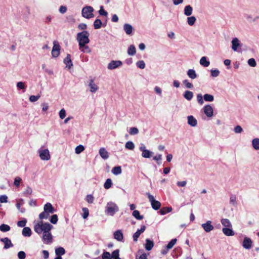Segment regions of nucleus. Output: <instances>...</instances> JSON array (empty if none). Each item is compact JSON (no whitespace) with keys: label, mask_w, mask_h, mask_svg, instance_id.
<instances>
[{"label":"nucleus","mask_w":259,"mask_h":259,"mask_svg":"<svg viewBox=\"0 0 259 259\" xmlns=\"http://www.w3.org/2000/svg\"><path fill=\"white\" fill-rule=\"evenodd\" d=\"M154 246V242L153 241L148 239L146 240L145 248L147 250H151Z\"/></svg>","instance_id":"nucleus-23"},{"label":"nucleus","mask_w":259,"mask_h":259,"mask_svg":"<svg viewBox=\"0 0 259 259\" xmlns=\"http://www.w3.org/2000/svg\"><path fill=\"white\" fill-rule=\"evenodd\" d=\"M136 53V49L135 47L133 45H130L128 47V50H127V54L129 55L133 56Z\"/></svg>","instance_id":"nucleus-28"},{"label":"nucleus","mask_w":259,"mask_h":259,"mask_svg":"<svg viewBox=\"0 0 259 259\" xmlns=\"http://www.w3.org/2000/svg\"><path fill=\"white\" fill-rule=\"evenodd\" d=\"M177 242V238H175V239H172L168 243V244L166 245V247L168 248V249H171L173 247V246H174V245H175L176 244Z\"/></svg>","instance_id":"nucleus-43"},{"label":"nucleus","mask_w":259,"mask_h":259,"mask_svg":"<svg viewBox=\"0 0 259 259\" xmlns=\"http://www.w3.org/2000/svg\"><path fill=\"white\" fill-rule=\"evenodd\" d=\"M133 215L138 220H141L143 219V216L140 215L139 211L137 210H134Z\"/></svg>","instance_id":"nucleus-35"},{"label":"nucleus","mask_w":259,"mask_h":259,"mask_svg":"<svg viewBox=\"0 0 259 259\" xmlns=\"http://www.w3.org/2000/svg\"><path fill=\"white\" fill-rule=\"evenodd\" d=\"M201 226L206 232H209L214 228L210 221H207L205 223L202 224Z\"/></svg>","instance_id":"nucleus-13"},{"label":"nucleus","mask_w":259,"mask_h":259,"mask_svg":"<svg viewBox=\"0 0 259 259\" xmlns=\"http://www.w3.org/2000/svg\"><path fill=\"white\" fill-rule=\"evenodd\" d=\"M140 150L142 152V156L144 158H150L151 157L152 152L146 149L145 146L143 145L140 147Z\"/></svg>","instance_id":"nucleus-10"},{"label":"nucleus","mask_w":259,"mask_h":259,"mask_svg":"<svg viewBox=\"0 0 259 259\" xmlns=\"http://www.w3.org/2000/svg\"><path fill=\"white\" fill-rule=\"evenodd\" d=\"M119 250L116 249L112 252V257L113 259H121L119 256Z\"/></svg>","instance_id":"nucleus-46"},{"label":"nucleus","mask_w":259,"mask_h":259,"mask_svg":"<svg viewBox=\"0 0 259 259\" xmlns=\"http://www.w3.org/2000/svg\"><path fill=\"white\" fill-rule=\"evenodd\" d=\"M253 148L256 150H259V138H254L252 140Z\"/></svg>","instance_id":"nucleus-30"},{"label":"nucleus","mask_w":259,"mask_h":259,"mask_svg":"<svg viewBox=\"0 0 259 259\" xmlns=\"http://www.w3.org/2000/svg\"><path fill=\"white\" fill-rule=\"evenodd\" d=\"M196 21L194 16H191L187 18V23L190 26H193Z\"/></svg>","instance_id":"nucleus-36"},{"label":"nucleus","mask_w":259,"mask_h":259,"mask_svg":"<svg viewBox=\"0 0 259 259\" xmlns=\"http://www.w3.org/2000/svg\"><path fill=\"white\" fill-rule=\"evenodd\" d=\"M123 29L127 34L130 35L132 32L133 27L130 24H125L123 26Z\"/></svg>","instance_id":"nucleus-24"},{"label":"nucleus","mask_w":259,"mask_h":259,"mask_svg":"<svg viewBox=\"0 0 259 259\" xmlns=\"http://www.w3.org/2000/svg\"><path fill=\"white\" fill-rule=\"evenodd\" d=\"M79 49L81 52H82L83 53H89L91 52V50L90 49V48L89 47V46H86L85 45H84V47H82L81 48L79 47Z\"/></svg>","instance_id":"nucleus-47"},{"label":"nucleus","mask_w":259,"mask_h":259,"mask_svg":"<svg viewBox=\"0 0 259 259\" xmlns=\"http://www.w3.org/2000/svg\"><path fill=\"white\" fill-rule=\"evenodd\" d=\"M94 197L92 195H88L87 196L86 200L87 202L89 203H93L94 201Z\"/></svg>","instance_id":"nucleus-63"},{"label":"nucleus","mask_w":259,"mask_h":259,"mask_svg":"<svg viewBox=\"0 0 259 259\" xmlns=\"http://www.w3.org/2000/svg\"><path fill=\"white\" fill-rule=\"evenodd\" d=\"M26 220H22V221H19L17 223V225L19 227H24V228L25 226L26 225Z\"/></svg>","instance_id":"nucleus-64"},{"label":"nucleus","mask_w":259,"mask_h":259,"mask_svg":"<svg viewBox=\"0 0 259 259\" xmlns=\"http://www.w3.org/2000/svg\"><path fill=\"white\" fill-rule=\"evenodd\" d=\"M187 74L190 78L193 79L197 77V74L193 69H189L187 72Z\"/></svg>","instance_id":"nucleus-32"},{"label":"nucleus","mask_w":259,"mask_h":259,"mask_svg":"<svg viewBox=\"0 0 259 259\" xmlns=\"http://www.w3.org/2000/svg\"><path fill=\"white\" fill-rule=\"evenodd\" d=\"M231 43L232 49L233 51L241 52V50L239 48L241 47L242 45L237 37L233 38L232 40Z\"/></svg>","instance_id":"nucleus-6"},{"label":"nucleus","mask_w":259,"mask_h":259,"mask_svg":"<svg viewBox=\"0 0 259 259\" xmlns=\"http://www.w3.org/2000/svg\"><path fill=\"white\" fill-rule=\"evenodd\" d=\"M193 9L190 5L186 6L184 9V14L187 16H189L192 14Z\"/></svg>","instance_id":"nucleus-29"},{"label":"nucleus","mask_w":259,"mask_h":259,"mask_svg":"<svg viewBox=\"0 0 259 259\" xmlns=\"http://www.w3.org/2000/svg\"><path fill=\"white\" fill-rule=\"evenodd\" d=\"M99 154L101 157L104 159H106L109 157L108 152L104 148H101L100 149Z\"/></svg>","instance_id":"nucleus-20"},{"label":"nucleus","mask_w":259,"mask_h":259,"mask_svg":"<svg viewBox=\"0 0 259 259\" xmlns=\"http://www.w3.org/2000/svg\"><path fill=\"white\" fill-rule=\"evenodd\" d=\"M122 64V62L120 61H111L108 65V68L112 70L120 66Z\"/></svg>","instance_id":"nucleus-12"},{"label":"nucleus","mask_w":259,"mask_h":259,"mask_svg":"<svg viewBox=\"0 0 259 259\" xmlns=\"http://www.w3.org/2000/svg\"><path fill=\"white\" fill-rule=\"evenodd\" d=\"M146 229V227L144 225L141 226V229L138 230L136 232H135L133 235V240L135 241H137L138 240V238L139 237L141 234L145 231Z\"/></svg>","instance_id":"nucleus-14"},{"label":"nucleus","mask_w":259,"mask_h":259,"mask_svg":"<svg viewBox=\"0 0 259 259\" xmlns=\"http://www.w3.org/2000/svg\"><path fill=\"white\" fill-rule=\"evenodd\" d=\"M112 172L113 174L117 175L121 173V168L120 166H115L112 169Z\"/></svg>","instance_id":"nucleus-37"},{"label":"nucleus","mask_w":259,"mask_h":259,"mask_svg":"<svg viewBox=\"0 0 259 259\" xmlns=\"http://www.w3.org/2000/svg\"><path fill=\"white\" fill-rule=\"evenodd\" d=\"M153 159L157 161L158 165H160L161 163L162 155L161 154L157 155L153 157Z\"/></svg>","instance_id":"nucleus-50"},{"label":"nucleus","mask_w":259,"mask_h":259,"mask_svg":"<svg viewBox=\"0 0 259 259\" xmlns=\"http://www.w3.org/2000/svg\"><path fill=\"white\" fill-rule=\"evenodd\" d=\"M44 210L48 212L49 213H53L55 212V209L53 207L52 205L49 203H47L44 206Z\"/></svg>","instance_id":"nucleus-18"},{"label":"nucleus","mask_w":259,"mask_h":259,"mask_svg":"<svg viewBox=\"0 0 259 259\" xmlns=\"http://www.w3.org/2000/svg\"><path fill=\"white\" fill-rule=\"evenodd\" d=\"M222 224L225 227L224 228L232 227L231 223L230 221L227 219H222L221 221Z\"/></svg>","instance_id":"nucleus-31"},{"label":"nucleus","mask_w":259,"mask_h":259,"mask_svg":"<svg viewBox=\"0 0 259 259\" xmlns=\"http://www.w3.org/2000/svg\"><path fill=\"white\" fill-rule=\"evenodd\" d=\"M18 257L19 259H25L26 257V254L24 251H20L18 253Z\"/></svg>","instance_id":"nucleus-57"},{"label":"nucleus","mask_w":259,"mask_h":259,"mask_svg":"<svg viewBox=\"0 0 259 259\" xmlns=\"http://www.w3.org/2000/svg\"><path fill=\"white\" fill-rule=\"evenodd\" d=\"M102 257V259H111L110 253L107 251L103 252Z\"/></svg>","instance_id":"nucleus-56"},{"label":"nucleus","mask_w":259,"mask_h":259,"mask_svg":"<svg viewBox=\"0 0 259 259\" xmlns=\"http://www.w3.org/2000/svg\"><path fill=\"white\" fill-rule=\"evenodd\" d=\"M125 147L126 149L129 150H133L135 148V145L133 142L131 141H128L126 143Z\"/></svg>","instance_id":"nucleus-44"},{"label":"nucleus","mask_w":259,"mask_h":259,"mask_svg":"<svg viewBox=\"0 0 259 259\" xmlns=\"http://www.w3.org/2000/svg\"><path fill=\"white\" fill-rule=\"evenodd\" d=\"M248 64L251 67H255L256 65V61L254 59L250 58L248 60Z\"/></svg>","instance_id":"nucleus-51"},{"label":"nucleus","mask_w":259,"mask_h":259,"mask_svg":"<svg viewBox=\"0 0 259 259\" xmlns=\"http://www.w3.org/2000/svg\"><path fill=\"white\" fill-rule=\"evenodd\" d=\"M188 123L191 126H195L197 124V120L192 116H188Z\"/></svg>","instance_id":"nucleus-21"},{"label":"nucleus","mask_w":259,"mask_h":259,"mask_svg":"<svg viewBox=\"0 0 259 259\" xmlns=\"http://www.w3.org/2000/svg\"><path fill=\"white\" fill-rule=\"evenodd\" d=\"M57 221H58L57 215L53 214V215H52L51 219H50V222L53 224H56L57 223Z\"/></svg>","instance_id":"nucleus-53"},{"label":"nucleus","mask_w":259,"mask_h":259,"mask_svg":"<svg viewBox=\"0 0 259 259\" xmlns=\"http://www.w3.org/2000/svg\"><path fill=\"white\" fill-rule=\"evenodd\" d=\"M50 213L45 210L39 214V218L40 220L47 219L49 218Z\"/></svg>","instance_id":"nucleus-42"},{"label":"nucleus","mask_w":259,"mask_h":259,"mask_svg":"<svg viewBox=\"0 0 259 259\" xmlns=\"http://www.w3.org/2000/svg\"><path fill=\"white\" fill-rule=\"evenodd\" d=\"M225 235L228 236H233L234 232L232 230V227L224 228L222 230Z\"/></svg>","instance_id":"nucleus-22"},{"label":"nucleus","mask_w":259,"mask_h":259,"mask_svg":"<svg viewBox=\"0 0 259 259\" xmlns=\"http://www.w3.org/2000/svg\"><path fill=\"white\" fill-rule=\"evenodd\" d=\"M128 132L131 135H135L139 133V130L137 127H133L130 128Z\"/></svg>","instance_id":"nucleus-45"},{"label":"nucleus","mask_w":259,"mask_h":259,"mask_svg":"<svg viewBox=\"0 0 259 259\" xmlns=\"http://www.w3.org/2000/svg\"><path fill=\"white\" fill-rule=\"evenodd\" d=\"M112 180L110 179H107L104 184V187L106 189H109L112 186Z\"/></svg>","instance_id":"nucleus-41"},{"label":"nucleus","mask_w":259,"mask_h":259,"mask_svg":"<svg viewBox=\"0 0 259 259\" xmlns=\"http://www.w3.org/2000/svg\"><path fill=\"white\" fill-rule=\"evenodd\" d=\"M114 238L118 241H121L123 240V236L120 230H117L114 233Z\"/></svg>","instance_id":"nucleus-17"},{"label":"nucleus","mask_w":259,"mask_h":259,"mask_svg":"<svg viewBox=\"0 0 259 259\" xmlns=\"http://www.w3.org/2000/svg\"><path fill=\"white\" fill-rule=\"evenodd\" d=\"M84 150V147L81 145H79L76 147L75 153L76 154H79L80 153L82 152Z\"/></svg>","instance_id":"nucleus-48"},{"label":"nucleus","mask_w":259,"mask_h":259,"mask_svg":"<svg viewBox=\"0 0 259 259\" xmlns=\"http://www.w3.org/2000/svg\"><path fill=\"white\" fill-rule=\"evenodd\" d=\"M90 33L88 31L84 30L77 34L76 39L78 42L79 48L84 46V45L88 44L90 42L89 38Z\"/></svg>","instance_id":"nucleus-2"},{"label":"nucleus","mask_w":259,"mask_h":259,"mask_svg":"<svg viewBox=\"0 0 259 259\" xmlns=\"http://www.w3.org/2000/svg\"><path fill=\"white\" fill-rule=\"evenodd\" d=\"M55 253L57 256H61L65 253V250L62 247H59L55 249Z\"/></svg>","instance_id":"nucleus-25"},{"label":"nucleus","mask_w":259,"mask_h":259,"mask_svg":"<svg viewBox=\"0 0 259 259\" xmlns=\"http://www.w3.org/2000/svg\"><path fill=\"white\" fill-rule=\"evenodd\" d=\"M22 235L25 237H30L31 235V230L29 227H24L22 230Z\"/></svg>","instance_id":"nucleus-27"},{"label":"nucleus","mask_w":259,"mask_h":259,"mask_svg":"<svg viewBox=\"0 0 259 259\" xmlns=\"http://www.w3.org/2000/svg\"><path fill=\"white\" fill-rule=\"evenodd\" d=\"M39 157L41 160H48L50 159V155L48 149L39 151Z\"/></svg>","instance_id":"nucleus-9"},{"label":"nucleus","mask_w":259,"mask_h":259,"mask_svg":"<svg viewBox=\"0 0 259 259\" xmlns=\"http://www.w3.org/2000/svg\"><path fill=\"white\" fill-rule=\"evenodd\" d=\"M230 202L233 205L236 204V197L234 195H231L230 197Z\"/></svg>","instance_id":"nucleus-61"},{"label":"nucleus","mask_w":259,"mask_h":259,"mask_svg":"<svg viewBox=\"0 0 259 259\" xmlns=\"http://www.w3.org/2000/svg\"><path fill=\"white\" fill-rule=\"evenodd\" d=\"M200 64L204 67H208L210 64V62L207 60V58L204 56L200 59Z\"/></svg>","instance_id":"nucleus-26"},{"label":"nucleus","mask_w":259,"mask_h":259,"mask_svg":"<svg viewBox=\"0 0 259 259\" xmlns=\"http://www.w3.org/2000/svg\"><path fill=\"white\" fill-rule=\"evenodd\" d=\"M22 179L20 177H16L15 179L14 184L16 187H18L20 186V182H21Z\"/></svg>","instance_id":"nucleus-58"},{"label":"nucleus","mask_w":259,"mask_h":259,"mask_svg":"<svg viewBox=\"0 0 259 259\" xmlns=\"http://www.w3.org/2000/svg\"><path fill=\"white\" fill-rule=\"evenodd\" d=\"M66 116V111L64 109H62L59 112V117L61 119H64Z\"/></svg>","instance_id":"nucleus-59"},{"label":"nucleus","mask_w":259,"mask_h":259,"mask_svg":"<svg viewBox=\"0 0 259 259\" xmlns=\"http://www.w3.org/2000/svg\"><path fill=\"white\" fill-rule=\"evenodd\" d=\"M64 63L66 65V67L69 69L73 66V64L71 59V55L69 54L67 55L66 57L64 59Z\"/></svg>","instance_id":"nucleus-16"},{"label":"nucleus","mask_w":259,"mask_h":259,"mask_svg":"<svg viewBox=\"0 0 259 259\" xmlns=\"http://www.w3.org/2000/svg\"><path fill=\"white\" fill-rule=\"evenodd\" d=\"M252 242L250 238L245 237L242 242L243 247L246 249H249L251 248Z\"/></svg>","instance_id":"nucleus-11"},{"label":"nucleus","mask_w":259,"mask_h":259,"mask_svg":"<svg viewBox=\"0 0 259 259\" xmlns=\"http://www.w3.org/2000/svg\"><path fill=\"white\" fill-rule=\"evenodd\" d=\"M197 99L198 102L200 104L202 105L203 104V97L201 94H199L197 95Z\"/></svg>","instance_id":"nucleus-62"},{"label":"nucleus","mask_w":259,"mask_h":259,"mask_svg":"<svg viewBox=\"0 0 259 259\" xmlns=\"http://www.w3.org/2000/svg\"><path fill=\"white\" fill-rule=\"evenodd\" d=\"M52 228V225L48 223H44L42 221L38 222L34 227V230L37 234H40L43 232L42 240L46 243L52 242V235L50 232Z\"/></svg>","instance_id":"nucleus-1"},{"label":"nucleus","mask_w":259,"mask_h":259,"mask_svg":"<svg viewBox=\"0 0 259 259\" xmlns=\"http://www.w3.org/2000/svg\"><path fill=\"white\" fill-rule=\"evenodd\" d=\"M204 100L206 102H212L214 100L213 96L211 95L206 94L203 96Z\"/></svg>","instance_id":"nucleus-40"},{"label":"nucleus","mask_w":259,"mask_h":259,"mask_svg":"<svg viewBox=\"0 0 259 259\" xmlns=\"http://www.w3.org/2000/svg\"><path fill=\"white\" fill-rule=\"evenodd\" d=\"M184 97L188 100L190 101L193 97V94L192 92L186 91L184 95Z\"/></svg>","instance_id":"nucleus-34"},{"label":"nucleus","mask_w":259,"mask_h":259,"mask_svg":"<svg viewBox=\"0 0 259 259\" xmlns=\"http://www.w3.org/2000/svg\"><path fill=\"white\" fill-rule=\"evenodd\" d=\"M94 9L91 6H86L82 10V15L87 19H90L94 17Z\"/></svg>","instance_id":"nucleus-4"},{"label":"nucleus","mask_w":259,"mask_h":259,"mask_svg":"<svg viewBox=\"0 0 259 259\" xmlns=\"http://www.w3.org/2000/svg\"><path fill=\"white\" fill-rule=\"evenodd\" d=\"M203 112L204 114L208 117V118H211L213 115V108L210 105H207L204 106Z\"/></svg>","instance_id":"nucleus-8"},{"label":"nucleus","mask_w":259,"mask_h":259,"mask_svg":"<svg viewBox=\"0 0 259 259\" xmlns=\"http://www.w3.org/2000/svg\"><path fill=\"white\" fill-rule=\"evenodd\" d=\"M137 66L140 69H144L145 67V64L144 61L140 60L137 62Z\"/></svg>","instance_id":"nucleus-49"},{"label":"nucleus","mask_w":259,"mask_h":259,"mask_svg":"<svg viewBox=\"0 0 259 259\" xmlns=\"http://www.w3.org/2000/svg\"><path fill=\"white\" fill-rule=\"evenodd\" d=\"M1 241L5 244L4 247V249H8L13 246V244L11 242V241L8 237L1 238Z\"/></svg>","instance_id":"nucleus-15"},{"label":"nucleus","mask_w":259,"mask_h":259,"mask_svg":"<svg viewBox=\"0 0 259 259\" xmlns=\"http://www.w3.org/2000/svg\"><path fill=\"white\" fill-rule=\"evenodd\" d=\"M60 46L56 41L54 42V46L52 50V55L53 57L56 58L60 55Z\"/></svg>","instance_id":"nucleus-7"},{"label":"nucleus","mask_w":259,"mask_h":259,"mask_svg":"<svg viewBox=\"0 0 259 259\" xmlns=\"http://www.w3.org/2000/svg\"><path fill=\"white\" fill-rule=\"evenodd\" d=\"M138 252L141 253L142 254L139 256L138 259H148L147 254L143 252V250H139Z\"/></svg>","instance_id":"nucleus-52"},{"label":"nucleus","mask_w":259,"mask_h":259,"mask_svg":"<svg viewBox=\"0 0 259 259\" xmlns=\"http://www.w3.org/2000/svg\"><path fill=\"white\" fill-rule=\"evenodd\" d=\"M82 211L83 212V214L82 215L83 218L87 219L89 215V212L88 209L86 207L83 208Z\"/></svg>","instance_id":"nucleus-55"},{"label":"nucleus","mask_w":259,"mask_h":259,"mask_svg":"<svg viewBox=\"0 0 259 259\" xmlns=\"http://www.w3.org/2000/svg\"><path fill=\"white\" fill-rule=\"evenodd\" d=\"M148 198L151 203L152 208L155 210H158L161 206V203L159 201L155 200L153 195H151L149 193H147Z\"/></svg>","instance_id":"nucleus-5"},{"label":"nucleus","mask_w":259,"mask_h":259,"mask_svg":"<svg viewBox=\"0 0 259 259\" xmlns=\"http://www.w3.org/2000/svg\"><path fill=\"white\" fill-rule=\"evenodd\" d=\"M172 210L171 207H162L160 210L159 213L161 215H164L166 213L170 212Z\"/></svg>","instance_id":"nucleus-33"},{"label":"nucleus","mask_w":259,"mask_h":259,"mask_svg":"<svg viewBox=\"0 0 259 259\" xmlns=\"http://www.w3.org/2000/svg\"><path fill=\"white\" fill-rule=\"evenodd\" d=\"M183 83L185 85L186 87L188 89H191L193 87V85L191 83L189 82L187 79H185L183 81Z\"/></svg>","instance_id":"nucleus-60"},{"label":"nucleus","mask_w":259,"mask_h":259,"mask_svg":"<svg viewBox=\"0 0 259 259\" xmlns=\"http://www.w3.org/2000/svg\"><path fill=\"white\" fill-rule=\"evenodd\" d=\"M119 210L118 206L114 202H108L106 206L105 211L108 215L113 216Z\"/></svg>","instance_id":"nucleus-3"},{"label":"nucleus","mask_w":259,"mask_h":259,"mask_svg":"<svg viewBox=\"0 0 259 259\" xmlns=\"http://www.w3.org/2000/svg\"><path fill=\"white\" fill-rule=\"evenodd\" d=\"M102 24V21H101V20L98 19L95 20V21H94V28L96 29L100 28L101 27Z\"/></svg>","instance_id":"nucleus-38"},{"label":"nucleus","mask_w":259,"mask_h":259,"mask_svg":"<svg viewBox=\"0 0 259 259\" xmlns=\"http://www.w3.org/2000/svg\"><path fill=\"white\" fill-rule=\"evenodd\" d=\"M40 97V96L39 95H37V96L31 95L29 97V100L31 102H34L37 101L39 99Z\"/></svg>","instance_id":"nucleus-54"},{"label":"nucleus","mask_w":259,"mask_h":259,"mask_svg":"<svg viewBox=\"0 0 259 259\" xmlns=\"http://www.w3.org/2000/svg\"><path fill=\"white\" fill-rule=\"evenodd\" d=\"M10 227L6 224H2L0 226V230L2 232H6L10 230Z\"/></svg>","instance_id":"nucleus-39"},{"label":"nucleus","mask_w":259,"mask_h":259,"mask_svg":"<svg viewBox=\"0 0 259 259\" xmlns=\"http://www.w3.org/2000/svg\"><path fill=\"white\" fill-rule=\"evenodd\" d=\"M89 85L90 88V91L92 93L96 92L98 90V87L94 83V79H91Z\"/></svg>","instance_id":"nucleus-19"}]
</instances>
